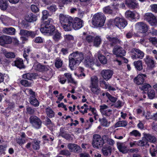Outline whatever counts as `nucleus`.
Instances as JSON below:
<instances>
[{"label": "nucleus", "instance_id": "obj_1", "mask_svg": "<svg viewBox=\"0 0 157 157\" xmlns=\"http://www.w3.org/2000/svg\"><path fill=\"white\" fill-rule=\"evenodd\" d=\"M69 66L71 69L78 65L84 59L82 53L75 52L71 54L69 56Z\"/></svg>", "mask_w": 157, "mask_h": 157}, {"label": "nucleus", "instance_id": "obj_2", "mask_svg": "<svg viewBox=\"0 0 157 157\" xmlns=\"http://www.w3.org/2000/svg\"><path fill=\"white\" fill-rule=\"evenodd\" d=\"M52 21V19L50 18L41 24L40 28L41 33L44 34H48L49 35H52L53 34L56 28L54 25L50 24L51 22Z\"/></svg>", "mask_w": 157, "mask_h": 157}, {"label": "nucleus", "instance_id": "obj_3", "mask_svg": "<svg viewBox=\"0 0 157 157\" xmlns=\"http://www.w3.org/2000/svg\"><path fill=\"white\" fill-rule=\"evenodd\" d=\"M106 17L102 13H98L95 14L92 19V23L95 26L101 27L105 23Z\"/></svg>", "mask_w": 157, "mask_h": 157}, {"label": "nucleus", "instance_id": "obj_4", "mask_svg": "<svg viewBox=\"0 0 157 157\" xmlns=\"http://www.w3.org/2000/svg\"><path fill=\"white\" fill-rule=\"evenodd\" d=\"M105 144L103 136L102 137L98 134H95L93 136L92 144L94 147L98 148L102 147Z\"/></svg>", "mask_w": 157, "mask_h": 157}, {"label": "nucleus", "instance_id": "obj_5", "mask_svg": "<svg viewBox=\"0 0 157 157\" xmlns=\"http://www.w3.org/2000/svg\"><path fill=\"white\" fill-rule=\"evenodd\" d=\"M106 38L107 41L105 43L108 48L112 47L115 45L121 44V41L117 37H113L111 35H107Z\"/></svg>", "mask_w": 157, "mask_h": 157}, {"label": "nucleus", "instance_id": "obj_6", "mask_svg": "<svg viewBox=\"0 0 157 157\" xmlns=\"http://www.w3.org/2000/svg\"><path fill=\"white\" fill-rule=\"evenodd\" d=\"M113 23L115 25L120 29H124L128 24L126 20L119 17H116L114 19Z\"/></svg>", "mask_w": 157, "mask_h": 157}, {"label": "nucleus", "instance_id": "obj_7", "mask_svg": "<svg viewBox=\"0 0 157 157\" xmlns=\"http://www.w3.org/2000/svg\"><path fill=\"white\" fill-rule=\"evenodd\" d=\"M144 18L152 26H155L157 25L156 17L151 13H146L144 16Z\"/></svg>", "mask_w": 157, "mask_h": 157}, {"label": "nucleus", "instance_id": "obj_8", "mask_svg": "<svg viewBox=\"0 0 157 157\" xmlns=\"http://www.w3.org/2000/svg\"><path fill=\"white\" fill-rule=\"evenodd\" d=\"M30 123L34 128L39 129L40 128L42 122L39 118L36 116H32L29 118Z\"/></svg>", "mask_w": 157, "mask_h": 157}, {"label": "nucleus", "instance_id": "obj_9", "mask_svg": "<svg viewBox=\"0 0 157 157\" xmlns=\"http://www.w3.org/2000/svg\"><path fill=\"white\" fill-rule=\"evenodd\" d=\"M131 52L132 53V58L133 59H142L144 56L143 52L138 49L133 48Z\"/></svg>", "mask_w": 157, "mask_h": 157}, {"label": "nucleus", "instance_id": "obj_10", "mask_svg": "<svg viewBox=\"0 0 157 157\" xmlns=\"http://www.w3.org/2000/svg\"><path fill=\"white\" fill-rule=\"evenodd\" d=\"M113 52L116 55L117 57H120L124 58L123 57L125 55V51L121 47L118 46H115L114 47Z\"/></svg>", "mask_w": 157, "mask_h": 157}, {"label": "nucleus", "instance_id": "obj_11", "mask_svg": "<svg viewBox=\"0 0 157 157\" xmlns=\"http://www.w3.org/2000/svg\"><path fill=\"white\" fill-rule=\"evenodd\" d=\"M113 74V71L111 69H103L101 73L102 77L106 81H108L110 79Z\"/></svg>", "mask_w": 157, "mask_h": 157}, {"label": "nucleus", "instance_id": "obj_12", "mask_svg": "<svg viewBox=\"0 0 157 157\" xmlns=\"http://www.w3.org/2000/svg\"><path fill=\"white\" fill-rule=\"evenodd\" d=\"M72 24L73 29L75 30H77L83 26V22L80 19L75 18L74 19H73Z\"/></svg>", "mask_w": 157, "mask_h": 157}, {"label": "nucleus", "instance_id": "obj_13", "mask_svg": "<svg viewBox=\"0 0 157 157\" xmlns=\"http://www.w3.org/2000/svg\"><path fill=\"white\" fill-rule=\"evenodd\" d=\"M12 41L11 37L9 36L3 35L0 36V45H5L10 44Z\"/></svg>", "mask_w": 157, "mask_h": 157}, {"label": "nucleus", "instance_id": "obj_14", "mask_svg": "<svg viewBox=\"0 0 157 157\" xmlns=\"http://www.w3.org/2000/svg\"><path fill=\"white\" fill-rule=\"evenodd\" d=\"M67 147L68 149L71 152L78 153L81 151V148L79 146L76 144H69Z\"/></svg>", "mask_w": 157, "mask_h": 157}, {"label": "nucleus", "instance_id": "obj_15", "mask_svg": "<svg viewBox=\"0 0 157 157\" xmlns=\"http://www.w3.org/2000/svg\"><path fill=\"white\" fill-rule=\"evenodd\" d=\"M125 3L128 7L131 9L137 8L139 6L136 0H125Z\"/></svg>", "mask_w": 157, "mask_h": 157}, {"label": "nucleus", "instance_id": "obj_16", "mask_svg": "<svg viewBox=\"0 0 157 157\" xmlns=\"http://www.w3.org/2000/svg\"><path fill=\"white\" fill-rule=\"evenodd\" d=\"M117 146L118 149L120 152L124 153L127 152L128 145L126 143L118 142L117 144Z\"/></svg>", "mask_w": 157, "mask_h": 157}, {"label": "nucleus", "instance_id": "obj_17", "mask_svg": "<svg viewBox=\"0 0 157 157\" xmlns=\"http://www.w3.org/2000/svg\"><path fill=\"white\" fill-rule=\"evenodd\" d=\"M112 150V147L110 146L105 145L102 149V152L105 156H109L111 153Z\"/></svg>", "mask_w": 157, "mask_h": 157}, {"label": "nucleus", "instance_id": "obj_18", "mask_svg": "<svg viewBox=\"0 0 157 157\" xmlns=\"http://www.w3.org/2000/svg\"><path fill=\"white\" fill-rule=\"evenodd\" d=\"M146 75L145 74H139L134 79V82L138 85H140L143 84L144 82V77H145Z\"/></svg>", "mask_w": 157, "mask_h": 157}, {"label": "nucleus", "instance_id": "obj_19", "mask_svg": "<svg viewBox=\"0 0 157 157\" xmlns=\"http://www.w3.org/2000/svg\"><path fill=\"white\" fill-rule=\"evenodd\" d=\"M136 25L141 33H145L147 30L148 27L147 25L143 22L137 23L136 24Z\"/></svg>", "mask_w": 157, "mask_h": 157}, {"label": "nucleus", "instance_id": "obj_20", "mask_svg": "<svg viewBox=\"0 0 157 157\" xmlns=\"http://www.w3.org/2000/svg\"><path fill=\"white\" fill-rule=\"evenodd\" d=\"M144 60L146 63L149 68H153L155 67V64L154 61L149 56H147Z\"/></svg>", "mask_w": 157, "mask_h": 157}, {"label": "nucleus", "instance_id": "obj_21", "mask_svg": "<svg viewBox=\"0 0 157 157\" xmlns=\"http://www.w3.org/2000/svg\"><path fill=\"white\" fill-rule=\"evenodd\" d=\"M16 66L17 68L19 69L25 68V67L23 63V59L19 58H16V60L13 63V64Z\"/></svg>", "mask_w": 157, "mask_h": 157}, {"label": "nucleus", "instance_id": "obj_22", "mask_svg": "<svg viewBox=\"0 0 157 157\" xmlns=\"http://www.w3.org/2000/svg\"><path fill=\"white\" fill-rule=\"evenodd\" d=\"M144 138L147 140V141L151 142L154 143L156 140V139L155 136L149 134L144 133Z\"/></svg>", "mask_w": 157, "mask_h": 157}, {"label": "nucleus", "instance_id": "obj_23", "mask_svg": "<svg viewBox=\"0 0 157 157\" xmlns=\"http://www.w3.org/2000/svg\"><path fill=\"white\" fill-rule=\"evenodd\" d=\"M25 19L26 21L29 22H34L37 20V17L36 15L31 13L25 16Z\"/></svg>", "mask_w": 157, "mask_h": 157}, {"label": "nucleus", "instance_id": "obj_24", "mask_svg": "<svg viewBox=\"0 0 157 157\" xmlns=\"http://www.w3.org/2000/svg\"><path fill=\"white\" fill-rule=\"evenodd\" d=\"M2 31L4 33L10 35H14L15 33V29L12 27L4 28Z\"/></svg>", "mask_w": 157, "mask_h": 157}, {"label": "nucleus", "instance_id": "obj_25", "mask_svg": "<svg viewBox=\"0 0 157 157\" xmlns=\"http://www.w3.org/2000/svg\"><path fill=\"white\" fill-rule=\"evenodd\" d=\"M91 92L95 94L98 95L100 93V88L98 85H90L89 86Z\"/></svg>", "mask_w": 157, "mask_h": 157}, {"label": "nucleus", "instance_id": "obj_26", "mask_svg": "<svg viewBox=\"0 0 157 157\" xmlns=\"http://www.w3.org/2000/svg\"><path fill=\"white\" fill-rule=\"evenodd\" d=\"M52 38L56 41H58L60 40L61 37V33H59L57 30H55L53 32Z\"/></svg>", "mask_w": 157, "mask_h": 157}, {"label": "nucleus", "instance_id": "obj_27", "mask_svg": "<svg viewBox=\"0 0 157 157\" xmlns=\"http://www.w3.org/2000/svg\"><path fill=\"white\" fill-rule=\"evenodd\" d=\"M37 76V75L36 74L28 73L23 75L22 77L24 78L32 80L36 78Z\"/></svg>", "mask_w": 157, "mask_h": 157}, {"label": "nucleus", "instance_id": "obj_28", "mask_svg": "<svg viewBox=\"0 0 157 157\" xmlns=\"http://www.w3.org/2000/svg\"><path fill=\"white\" fill-rule=\"evenodd\" d=\"M84 64L86 67L91 68L92 69H93L92 67L96 65L94 63L93 60L90 59H86L84 62Z\"/></svg>", "mask_w": 157, "mask_h": 157}, {"label": "nucleus", "instance_id": "obj_29", "mask_svg": "<svg viewBox=\"0 0 157 157\" xmlns=\"http://www.w3.org/2000/svg\"><path fill=\"white\" fill-rule=\"evenodd\" d=\"M103 139L104 140V142L105 141V143L109 144L110 146H113L115 144L114 141L107 136H103Z\"/></svg>", "mask_w": 157, "mask_h": 157}, {"label": "nucleus", "instance_id": "obj_30", "mask_svg": "<svg viewBox=\"0 0 157 157\" xmlns=\"http://www.w3.org/2000/svg\"><path fill=\"white\" fill-rule=\"evenodd\" d=\"M94 37L92 36L89 35L84 36L82 37L83 40L86 42L90 44L93 41Z\"/></svg>", "mask_w": 157, "mask_h": 157}, {"label": "nucleus", "instance_id": "obj_31", "mask_svg": "<svg viewBox=\"0 0 157 157\" xmlns=\"http://www.w3.org/2000/svg\"><path fill=\"white\" fill-rule=\"evenodd\" d=\"M40 141L34 139L32 144L33 148L35 150L39 149L40 147Z\"/></svg>", "mask_w": 157, "mask_h": 157}, {"label": "nucleus", "instance_id": "obj_32", "mask_svg": "<svg viewBox=\"0 0 157 157\" xmlns=\"http://www.w3.org/2000/svg\"><path fill=\"white\" fill-rule=\"evenodd\" d=\"M93 41V45L96 47H98L101 42V39L100 37L96 36L94 37Z\"/></svg>", "mask_w": 157, "mask_h": 157}, {"label": "nucleus", "instance_id": "obj_33", "mask_svg": "<svg viewBox=\"0 0 157 157\" xmlns=\"http://www.w3.org/2000/svg\"><path fill=\"white\" fill-rule=\"evenodd\" d=\"M35 97H30L29 102L31 104L35 106H38L39 105V102Z\"/></svg>", "mask_w": 157, "mask_h": 157}, {"label": "nucleus", "instance_id": "obj_34", "mask_svg": "<svg viewBox=\"0 0 157 157\" xmlns=\"http://www.w3.org/2000/svg\"><path fill=\"white\" fill-rule=\"evenodd\" d=\"M99 121L100 122L101 125L102 126L107 127L109 125V123L108 122L107 120L104 117L101 118H100Z\"/></svg>", "mask_w": 157, "mask_h": 157}, {"label": "nucleus", "instance_id": "obj_35", "mask_svg": "<svg viewBox=\"0 0 157 157\" xmlns=\"http://www.w3.org/2000/svg\"><path fill=\"white\" fill-rule=\"evenodd\" d=\"M8 7L7 0H0V8L3 10H5Z\"/></svg>", "mask_w": 157, "mask_h": 157}, {"label": "nucleus", "instance_id": "obj_36", "mask_svg": "<svg viewBox=\"0 0 157 157\" xmlns=\"http://www.w3.org/2000/svg\"><path fill=\"white\" fill-rule=\"evenodd\" d=\"M125 16L126 18H130L131 19H135V13L130 10L127 11L125 13Z\"/></svg>", "mask_w": 157, "mask_h": 157}, {"label": "nucleus", "instance_id": "obj_37", "mask_svg": "<svg viewBox=\"0 0 157 157\" xmlns=\"http://www.w3.org/2000/svg\"><path fill=\"white\" fill-rule=\"evenodd\" d=\"M98 58L101 62L103 64H105L107 62V59L105 57L100 53L99 52H98Z\"/></svg>", "mask_w": 157, "mask_h": 157}, {"label": "nucleus", "instance_id": "obj_38", "mask_svg": "<svg viewBox=\"0 0 157 157\" xmlns=\"http://www.w3.org/2000/svg\"><path fill=\"white\" fill-rule=\"evenodd\" d=\"M152 146L150 149V153L152 156L155 157L157 155V146L155 147L153 145Z\"/></svg>", "mask_w": 157, "mask_h": 157}, {"label": "nucleus", "instance_id": "obj_39", "mask_svg": "<svg viewBox=\"0 0 157 157\" xmlns=\"http://www.w3.org/2000/svg\"><path fill=\"white\" fill-rule=\"evenodd\" d=\"M55 64L57 68H60L63 64V61L59 58H57L55 60Z\"/></svg>", "mask_w": 157, "mask_h": 157}, {"label": "nucleus", "instance_id": "obj_40", "mask_svg": "<svg viewBox=\"0 0 157 157\" xmlns=\"http://www.w3.org/2000/svg\"><path fill=\"white\" fill-rule=\"evenodd\" d=\"M68 16V15H64L63 14H59V19L62 25L64 24L65 22L66 21V19H67Z\"/></svg>", "mask_w": 157, "mask_h": 157}, {"label": "nucleus", "instance_id": "obj_41", "mask_svg": "<svg viewBox=\"0 0 157 157\" xmlns=\"http://www.w3.org/2000/svg\"><path fill=\"white\" fill-rule=\"evenodd\" d=\"M127 123L124 121H120L117 122L115 125L116 128L120 127H125L127 125Z\"/></svg>", "mask_w": 157, "mask_h": 157}, {"label": "nucleus", "instance_id": "obj_42", "mask_svg": "<svg viewBox=\"0 0 157 157\" xmlns=\"http://www.w3.org/2000/svg\"><path fill=\"white\" fill-rule=\"evenodd\" d=\"M46 112L47 116L50 118L54 117V113L51 109L48 108L46 109Z\"/></svg>", "mask_w": 157, "mask_h": 157}, {"label": "nucleus", "instance_id": "obj_43", "mask_svg": "<svg viewBox=\"0 0 157 157\" xmlns=\"http://www.w3.org/2000/svg\"><path fill=\"white\" fill-rule=\"evenodd\" d=\"M24 92L27 95H30V97H35V92L31 89H26Z\"/></svg>", "mask_w": 157, "mask_h": 157}, {"label": "nucleus", "instance_id": "obj_44", "mask_svg": "<svg viewBox=\"0 0 157 157\" xmlns=\"http://www.w3.org/2000/svg\"><path fill=\"white\" fill-rule=\"evenodd\" d=\"M133 64L136 69L143 68L142 62L141 60H138L134 62Z\"/></svg>", "mask_w": 157, "mask_h": 157}, {"label": "nucleus", "instance_id": "obj_45", "mask_svg": "<svg viewBox=\"0 0 157 157\" xmlns=\"http://www.w3.org/2000/svg\"><path fill=\"white\" fill-rule=\"evenodd\" d=\"M129 135L135 137H140L141 134L140 132L138 130H134L130 132Z\"/></svg>", "mask_w": 157, "mask_h": 157}, {"label": "nucleus", "instance_id": "obj_46", "mask_svg": "<svg viewBox=\"0 0 157 157\" xmlns=\"http://www.w3.org/2000/svg\"><path fill=\"white\" fill-rule=\"evenodd\" d=\"M98 79L97 76H93L91 78L90 85H98Z\"/></svg>", "mask_w": 157, "mask_h": 157}, {"label": "nucleus", "instance_id": "obj_47", "mask_svg": "<svg viewBox=\"0 0 157 157\" xmlns=\"http://www.w3.org/2000/svg\"><path fill=\"white\" fill-rule=\"evenodd\" d=\"M148 142L145 138L144 137L143 139L140 140L137 142L138 146H142L147 144Z\"/></svg>", "mask_w": 157, "mask_h": 157}, {"label": "nucleus", "instance_id": "obj_48", "mask_svg": "<svg viewBox=\"0 0 157 157\" xmlns=\"http://www.w3.org/2000/svg\"><path fill=\"white\" fill-rule=\"evenodd\" d=\"M103 12L105 13L111 14L113 12V10L109 6L105 7L103 9Z\"/></svg>", "mask_w": 157, "mask_h": 157}, {"label": "nucleus", "instance_id": "obj_49", "mask_svg": "<svg viewBox=\"0 0 157 157\" xmlns=\"http://www.w3.org/2000/svg\"><path fill=\"white\" fill-rule=\"evenodd\" d=\"M42 138L44 141H48L50 139L52 141H53L54 139V137L53 136H50L49 135H46L43 136L42 137Z\"/></svg>", "mask_w": 157, "mask_h": 157}, {"label": "nucleus", "instance_id": "obj_50", "mask_svg": "<svg viewBox=\"0 0 157 157\" xmlns=\"http://www.w3.org/2000/svg\"><path fill=\"white\" fill-rule=\"evenodd\" d=\"M72 24H64L62 26L65 31H69L71 29V25Z\"/></svg>", "mask_w": 157, "mask_h": 157}, {"label": "nucleus", "instance_id": "obj_51", "mask_svg": "<svg viewBox=\"0 0 157 157\" xmlns=\"http://www.w3.org/2000/svg\"><path fill=\"white\" fill-rule=\"evenodd\" d=\"M151 87L150 85L148 84L145 83L143 84L140 87L142 90L146 91L149 89L151 88Z\"/></svg>", "mask_w": 157, "mask_h": 157}, {"label": "nucleus", "instance_id": "obj_52", "mask_svg": "<svg viewBox=\"0 0 157 157\" xmlns=\"http://www.w3.org/2000/svg\"><path fill=\"white\" fill-rule=\"evenodd\" d=\"M143 115L147 119H152V116L151 115L150 113L149 112L147 111L145 112L143 111Z\"/></svg>", "mask_w": 157, "mask_h": 157}, {"label": "nucleus", "instance_id": "obj_53", "mask_svg": "<svg viewBox=\"0 0 157 157\" xmlns=\"http://www.w3.org/2000/svg\"><path fill=\"white\" fill-rule=\"evenodd\" d=\"M106 96L108 97L109 100L112 102H114L117 100V98L112 96L108 92L105 93Z\"/></svg>", "mask_w": 157, "mask_h": 157}, {"label": "nucleus", "instance_id": "obj_54", "mask_svg": "<svg viewBox=\"0 0 157 157\" xmlns=\"http://www.w3.org/2000/svg\"><path fill=\"white\" fill-rule=\"evenodd\" d=\"M155 93L153 90H149L148 92V96L150 99H153L155 97Z\"/></svg>", "mask_w": 157, "mask_h": 157}, {"label": "nucleus", "instance_id": "obj_55", "mask_svg": "<svg viewBox=\"0 0 157 157\" xmlns=\"http://www.w3.org/2000/svg\"><path fill=\"white\" fill-rule=\"evenodd\" d=\"M47 9L52 13L55 12L57 9V7L56 5H52L47 7Z\"/></svg>", "mask_w": 157, "mask_h": 157}, {"label": "nucleus", "instance_id": "obj_56", "mask_svg": "<svg viewBox=\"0 0 157 157\" xmlns=\"http://www.w3.org/2000/svg\"><path fill=\"white\" fill-rule=\"evenodd\" d=\"M100 111L102 114H103V112H105V111L109 109L108 107L105 104L100 105Z\"/></svg>", "mask_w": 157, "mask_h": 157}, {"label": "nucleus", "instance_id": "obj_57", "mask_svg": "<svg viewBox=\"0 0 157 157\" xmlns=\"http://www.w3.org/2000/svg\"><path fill=\"white\" fill-rule=\"evenodd\" d=\"M45 68L44 66L42 65L38 62L35 63L33 67L34 69H44Z\"/></svg>", "mask_w": 157, "mask_h": 157}, {"label": "nucleus", "instance_id": "obj_58", "mask_svg": "<svg viewBox=\"0 0 157 157\" xmlns=\"http://www.w3.org/2000/svg\"><path fill=\"white\" fill-rule=\"evenodd\" d=\"M42 19L43 20L46 19L48 17L50 16L49 12L46 10H44L42 11Z\"/></svg>", "mask_w": 157, "mask_h": 157}, {"label": "nucleus", "instance_id": "obj_59", "mask_svg": "<svg viewBox=\"0 0 157 157\" xmlns=\"http://www.w3.org/2000/svg\"><path fill=\"white\" fill-rule=\"evenodd\" d=\"M16 141L17 143L20 146H21L24 144L26 142L25 139L23 138H17Z\"/></svg>", "mask_w": 157, "mask_h": 157}, {"label": "nucleus", "instance_id": "obj_60", "mask_svg": "<svg viewBox=\"0 0 157 157\" xmlns=\"http://www.w3.org/2000/svg\"><path fill=\"white\" fill-rule=\"evenodd\" d=\"M5 56L8 58H13L15 57L14 53L13 52H8L5 54Z\"/></svg>", "mask_w": 157, "mask_h": 157}, {"label": "nucleus", "instance_id": "obj_61", "mask_svg": "<svg viewBox=\"0 0 157 157\" xmlns=\"http://www.w3.org/2000/svg\"><path fill=\"white\" fill-rule=\"evenodd\" d=\"M21 83L25 86L29 87L31 86V83L25 80H22L20 81Z\"/></svg>", "mask_w": 157, "mask_h": 157}, {"label": "nucleus", "instance_id": "obj_62", "mask_svg": "<svg viewBox=\"0 0 157 157\" xmlns=\"http://www.w3.org/2000/svg\"><path fill=\"white\" fill-rule=\"evenodd\" d=\"M59 154L61 155L68 156L71 155V153L68 150H65L61 151L59 152Z\"/></svg>", "mask_w": 157, "mask_h": 157}, {"label": "nucleus", "instance_id": "obj_63", "mask_svg": "<svg viewBox=\"0 0 157 157\" xmlns=\"http://www.w3.org/2000/svg\"><path fill=\"white\" fill-rule=\"evenodd\" d=\"M149 43L153 45H155L157 43V39L155 37H150L148 39Z\"/></svg>", "mask_w": 157, "mask_h": 157}, {"label": "nucleus", "instance_id": "obj_64", "mask_svg": "<svg viewBox=\"0 0 157 157\" xmlns=\"http://www.w3.org/2000/svg\"><path fill=\"white\" fill-rule=\"evenodd\" d=\"M151 10L155 13H157V4H152L150 6Z\"/></svg>", "mask_w": 157, "mask_h": 157}]
</instances>
